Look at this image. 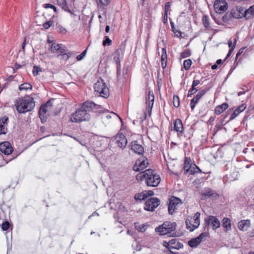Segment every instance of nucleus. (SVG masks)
I'll use <instances>...</instances> for the list:
<instances>
[{
    "label": "nucleus",
    "mask_w": 254,
    "mask_h": 254,
    "mask_svg": "<svg viewBox=\"0 0 254 254\" xmlns=\"http://www.w3.org/2000/svg\"><path fill=\"white\" fill-rule=\"evenodd\" d=\"M102 110L101 106L92 102H85L71 115L70 121L72 123H76L89 121L91 116L88 112L92 111L95 113H101Z\"/></svg>",
    "instance_id": "nucleus-1"
},
{
    "label": "nucleus",
    "mask_w": 254,
    "mask_h": 254,
    "mask_svg": "<svg viewBox=\"0 0 254 254\" xmlns=\"http://www.w3.org/2000/svg\"><path fill=\"white\" fill-rule=\"evenodd\" d=\"M136 179L139 183L144 181L147 186L152 187H157L161 182L160 175L150 169L137 174Z\"/></svg>",
    "instance_id": "nucleus-2"
},
{
    "label": "nucleus",
    "mask_w": 254,
    "mask_h": 254,
    "mask_svg": "<svg viewBox=\"0 0 254 254\" xmlns=\"http://www.w3.org/2000/svg\"><path fill=\"white\" fill-rule=\"evenodd\" d=\"M14 105L17 111L20 114L30 112L35 106L34 98L29 95L18 98L14 101Z\"/></svg>",
    "instance_id": "nucleus-3"
},
{
    "label": "nucleus",
    "mask_w": 254,
    "mask_h": 254,
    "mask_svg": "<svg viewBox=\"0 0 254 254\" xmlns=\"http://www.w3.org/2000/svg\"><path fill=\"white\" fill-rule=\"evenodd\" d=\"M176 224L171 222H165L155 229V231L160 235L176 236Z\"/></svg>",
    "instance_id": "nucleus-4"
},
{
    "label": "nucleus",
    "mask_w": 254,
    "mask_h": 254,
    "mask_svg": "<svg viewBox=\"0 0 254 254\" xmlns=\"http://www.w3.org/2000/svg\"><path fill=\"white\" fill-rule=\"evenodd\" d=\"M94 88L95 92L99 93L101 97L106 98L109 96V89L102 79L100 78L97 80Z\"/></svg>",
    "instance_id": "nucleus-5"
},
{
    "label": "nucleus",
    "mask_w": 254,
    "mask_h": 254,
    "mask_svg": "<svg viewBox=\"0 0 254 254\" xmlns=\"http://www.w3.org/2000/svg\"><path fill=\"white\" fill-rule=\"evenodd\" d=\"M200 213L196 212L193 216H189L186 220L187 228L192 231L198 227L200 225Z\"/></svg>",
    "instance_id": "nucleus-6"
},
{
    "label": "nucleus",
    "mask_w": 254,
    "mask_h": 254,
    "mask_svg": "<svg viewBox=\"0 0 254 254\" xmlns=\"http://www.w3.org/2000/svg\"><path fill=\"white\" fill-rule=\"evenodd\" d=\"M163 245L170 251V254H176L175 253L172 252L171 250H179L182 248L184 246L183 244L179 242L177 239H173L169 242L163 241Z\"/></svg>",
    "instance_id": "nucleus-7"
},
{
    "label": "nucleus",
    "mask_w": 254,
    "mask_h": 254,
    "mask_svg": "<svg viewBox=\"0 0 254 254\" xmlns=\"http://www.w3.org/2000/svg\"><path fill=\"white\" fill-rule=\"evenodd\" d=\"M51 103L50 101L47 102L45 104L42 105L39 111V116L42 123H45L47 121L49 117L48 111L51 108Z\"/></svg>",
    "instance_id": "nucleus-8"
},
{
    "label": "nucleus",
    "mask_w": 254,
    "mask_h": 254,
    "mask_svg": "<svg viewBox=\"0 0 254 254\" xmlns=\"http://www.w3.org/2000/svg\"><path fill=\"white\" fill-rule=\"evenodd\" d=\"M148 165L149 162L147 158L145 157L141 156L136 160L135 163L133 167V169L136 172L142 171L147 167Z\"/></svg>",
    "instance_id": "nucleus-9"
},
{
    "label": "nucleus",
    "mask_w": 254,
    "mask_h": 254,
    "mask_svg": "<svg viewBox=\"0 0 254 254\" xmlns=\"http://www.w3.org/2000/svg\"><path fill=\"white\" fill-rule=\"evenodd\" d=\"M182 204V201L178 197L172 196L169 201L168 211L170 214H173Z\"/></svg>",
    "instance_id": "nucleus-10"
},
{
    "label": "nucleus",
    "mask_w": 254,
    "mask_h": 254,
    "mask_svg": "<svg viewBox=\"0 0 254 254\" xmlns=\"http://www.w3.org/2000/svg\"><path fill=\"white\" fill-rule=\"evenodd\" d=\"M228 9V3L225 0H216L214 3V9L216 13L222 14Z\"/></svg>",
    "instance_id": "nucleus-11"
},
{
    "label": "nucleus",
    "mask_w": 254,
    "mask_h": 254,
    "mask_svg": "<svg viewBox=\"0 0 254 254\" xmlns=\"http://www.w3.org/2000/svg\"><path fill=\"white\" fill-rule=\"evenodd\" d=\"M113 141L121 149L125 148L127 143V140L126 136L120 132L115 136Z\"/></svg>",
    "instance_id": "nucleus-12"
},
{
    "label": "nucleus",
    "mask_w": 254,
    "mask_h": 254,
    "mask_svg": "<svg viewBox=\"0 0 254 254\" xmlns=\"http://www.w3.org/2000/svg\"><path fill=\"white\" fill-rule=\"evenodd\" d=\"M160 204V200L156 197H152L147 200L145 203L144 209L152 211Z\"/></svg>",
    "instance_id": "nucleus-13"
},
{
    "label": "nucleus",
    "mask_w": 254,
    "mask_h": 254,
    "mask_svg": "<svg viewBox=\"0 0 254 254\" xmlns=\"http://www.w3.org/2000/svg\"><path fill=\"white\" fill-rule=\"evenodd\" d=\"M171 130H175L177 132V136L180 138L184 132V127L182 121L180 119H176L173 123V127L171 128Z\"/></svg>",
    "instance_id": "nucleus-14"
},
{
    "label": "nucleus",
    "mask_w": 254,
    "mask_h": 254,
    "mask_svg": "<svg viewBox=\"0 0 254 254\" xmlns=\"http://www.w3.org/2000/svg\"><path fill=\"white\" fill-rule=\"evenodd\" d=\"M200 195L201 200H205L210 197L213 199H217L219 197V195L210 188H206L202 190Z\"/></svg>",
    "instance_id": "nucleus-15"
},
{
    "label": "nucleus",
    "mask_w": 254,
    "mask_h": 254,
    "mask_svg": "<svg viewBox=\"0 0 254 254\" xmlns=\"http://www.w3.org/2000/svg\"><path fill=\"white\" fill-rule=\"evenodd\" d=\"M206 226L210 224L212 226V229L215 230L220 227V222L218 218L214 216L210 215L204 220Z\"/></svg>",
    "instance_id": "nucleus-16"
},
{
    "label": "nucleus",
    "mask_w": 254,
    "mask_h": 254,
    "mask_svg": "<svg viewBox=\"0 0 254 254\" xmlns=\"http://www.w3.org/2000/svg\"><path fill=\"white\" fill-rule=\"evenodd\" d=\"M206 91L205 90H200L197 94L192 99L190 102V107L191 111H193L196 105L198 103V101L202 98V97L205 94Z\"/></svg>",
    "instance_id": "nucleus-17"
},
{
    "label": "nucleus",
    "mask_w": 254,
    "mask_h": 254,
    "mask_svg": "<svg viewBox=\"0 0 254 254\" xmlns=\"http://www.w3.org/2000/svg\"><path fill=\"white\" fill-rule=\"evenodd\" d=\"M0 151L5 155H9L13 151V148L9 142L5 141L0 144Z\"/></svg>",
    "instance_id": "nucleus-18"
},
{
    "label": "nucleus",
    "mask_w": 254,
    "mask_h": 254,
    "mask_svg": "<svg viewBox=\"0 0 254 254\" xmlns=\"http://www.w3.org/2000/svg\"><path fill=\"white\" fill-rule=\"evenodd\" d=\"M130 149L134 153L138 154H143L144 153L143 147L138 144L137 141H134L131 142L130 145Z\"/></svg>",
    "instance_id": "nucleus-19"
},
{
    "label": "nucleus",
    "mask_w": 254,
    "mask_h": 254,
    "mask_svg": "<svg viewBox=\"0 0 254 254\" xmlns=\"http://www.w3.org/2000/svg\"><path fill=\"white\" fill-rule=\"evenodd\" d=\"M251 222L250 219L242 220L238 223L239 229L243 231H247L251 227Z\"/></svg>",
    "instance_id": "nucleus-20"
},
{
    "label": "nucleus",
    "mask_w": 254,
    "mask_h": 254,
    "mask_svg": "<svg viewBox=\"0 0 254 254\" xmlns=\"http://www.w3.org/2000/svg\"><path fill=\"white\" fill-rule=\"evenodd\" d=\"M247 108L246 104H242L235 110L234 112L231 114L228 122L235 119L240 113L243 112Z\"/></svg>",
    "instance_id": "nucleus-21"
},
{
    "label": "nucleus",
    "mask_w": 254,
    "mask_h": 254,
    "mask_svg": "<svg viewBox=\"0 0 254 254\" xmlns=\"http://www.w3.org/2000/svg\"><path fill=\"white\" fill-rule=\"evenodd\" d=\"M229 108L227 103H223L221 105L217 106L214 109V114L216 115H219Z\"/></svg>",
    "instance_id": "nucleus-22"
},
{
    "label": "nucleus",
    "mask_w": 254,
    "mask_h": 254,
    "mask_svg": "<svg viewBox=\"0 0 254 254\" xmlns=\"http://www.w3.org/2000/svg\"><path fill=\"white\" fill-rule=\"evenodd\" d=\"M154 99L155 97L153 92L152 91H149L148 92L146 104H147V107L150 109V112L152 110L154 104Z\"/></svg>",
    "instance_id": "nucleus-23"
},
{
    "label": "nucleus",
    "mask_w": 254,
    "mask_h": 254,
    "mask_svg": "<svg viewBox=\"0 0 254 254\" xmlns=\"http://www.w3.org/2000/svg\"><path fill=\"white\" fill-rule=\"evenodd\" d=\"M242 11H243V17H245L246 19H250L254 16V5L250 6L248 9L244 10L242 9Z\"/></svg>",
    "instance_id": "nucleus-24"
},
{
    "label": "nucleus",
    "mask_w": 254,
    "mask_h": 254,
    "mask_svg": "<svg viewBox=\"0 0 254 254\" xmlns=\"http://www.w3.org/2000/svg\"><path fill=\"white\" fill-rule=\"evenodd\" d=\"M8 118L7 117H3L0 119V135L4 134L6 133L5 130L6 129L4 125L7 124Z\"/></svg>",
    "instance_id": "nucleus-25"
},
{
    "label": "nucleus",
    "mask_w": 254,
    "mask_h": 254,
    "mask_svg": "<svg viewBox=\"0 0 254 254\" xmlns=\"http://www.w3.org/2000/svg\"><path fill=\"white\" fill-rule=\"evenodd\" d=\"M222 226L225 232H227L231 230V221L227 217H224L222 220Z\"/></svg>",
    "instance_id": "nucleus-26"
},
{
    "label": "nucleus",
    "mask_w": 254,
    "mask_h": 254,
    "mask_svg": "<svg viewBox=\"0 0 254 254\" xmlns=\"http://www.w3.org/2000/svg\"><path fill=\"white\" fill-rule=\"evenodd\" d=\"M231 16L233 18H240L243 17V11L242 9H233L231 11Z\"/></svg>",
    "instance_id": "nucleus-27"
},
{
    "label": "nucleus",
    "mask_w": 254,
    "mask_h": 254,
    "mask_svg": "<svg viewBox=\"0 0 254 254\" xmlns=\"http://www.w3.org/2000/svg\"><path fill=\"white\" fill-rule=\"evenodd\" d=\"M192 167L191 166V160L190 157H185L184 163V169L186 171V173H189V171L190 168Z\"/></svg>",
    "instance_id": "nucleus-28"
},
{
    "label": "nucleus",
    "mask_w": 254,
    "mask_h": 254,
    "mask_svg": "<svg viewBox=\"0 0 254 254\" xmlns=\"http://www.w3.org/2000/svg\"><path fill=\"white\" fill-rule=\"evenodd\" d=\"M62 44H57L53 43L50 47V51L52 53H57L59 52L62 46Z\"/></svg>",
    "instance_id": "nucleus-29"
},
{
    "label": "nucleus",
    "mask_w": 254,
    "mask_h": 254,
    "mask_svg": "<svg viewBox=\"0 0 254 254\" xmlns=\"http://www.w3.org/2000/svg\"><path fill=\"white\" fill-rule=\"evenodd\" d=\"M115 54L116 55L114 58L115 61H116L117 64H120L121 59L122 58V57H121V55H123V52L122 49H117L116 51Z\"/></svg>",
    "instance_id": "nucleus-30"
},
{
    "label": "nucleus",
    "mask_w": 254,
    "mask_h": 254,
    "mask_svg": "<svg viewBox=\"0 0 254 254\" xmlns=\"http://www.w3.org/2000/svg\"><path fill=\"white\" fill-rule=\"evenodd\" d=\"M201 241L199 237L191 239L189 242V244L191 247H195L201 243Z\"/></svg>",
    "instance_id": "nucleus-31"
},
{
    "label": "nucleus",
    "mask_w": 254,
    "mask_h": 254,
    "mask_svg": "<svg viewBox=\"0 0 254 254\" xmlns=\"http://www.w3.org/2000/svg\"><path fill=\"white\" fill-rule=\"evenodd\" d=\"M170 24L172 30L174 32L175 36L178 38L182 37V33L181 32V31L179 29H177L175 28L174 24L173 22H171Z\"/></svg>",
    "instance_id": "nucleus-32"
},
{
    "label": "nucleus",
    "mask_w": 254,
    "mask_h": 254,
    "mask_svg": "<svg viewBox=\"0 0 254 254\" xmlns=\"http://www.w3.org/2000/svg\"><path fill=\"white\" fill-rule=\"evenodd\" d=\"M32 86L31 85V84H30L29 83H22L19 86V90L20 91L27 90L29 89L31 90V89H32Z\"/></svg>",
    "instance_id": "nucleus-33"
},
{
    "label": "nucleus",
    "mask_w": 254,
    "mask_h": 254,
    "mask_svg": "<svg viewBox=\"0 0 254 254\" xmlns=\"http://www.w3.org/2000/svg\"><path fill=\"white\" fill-rule=\"evenodd\" d=\"M191 55L190 50L189 49H185L184 51L180 54V59H185L190 57Z\"/></svg>",
    "instance_id": "nucleus-34"
},
{
    "label": "nucleus",
    "mask_w": 254,
    "mask_h": 254,
    "mask_svg": "<svg viewBox=\"0 0 254 254\" xmlns=\"http://www.w3.org/2000/svg\"><path fill=\"white\" fill-rule=\"evenodd\" d=\"M201 172V171L200 168L195 164H194L193 166H192V167L190 168V171H189V173L191 175H194L195 174Z\"/></svg>",
    "instance_id": "nucleus-35"
},
{
    "label": "nucleus",
    "mask_w": 254,
    "mask_h": 254,
    "mask_svg": "<svg viewBox=\"0 0 254 254\" xmlns=\"http://www.w3.org/2000/svg\"><path fill=\"white\" fill-rule=\"evenodd\" d=\"M134 198L135 200H143L146 199V195L144 191L137 193L135 195Z\"/></svg>",
    "instance_id": "nucleus-36"
},
{
    "label": "nucleus",
    "mask_w": 254,
    "mask_h": 254,
    "mask_svg": "<svg viewBox=\"0 0 254 254\" xmlns=\"http://www.w3.org/2000/svg\"><path fill=\"white\" fill-rule=\"evenodd\" d=\"M192 64V61L190 59H188L187 60H185L184 61L183 66L186 70H188Z\"/></svg>",
    "instance_id": "nucleus-37"
},
{
    "label": "nucleus",
    "mask_w": 254,
    "mask_h": 254,
    "mask_svg": "<svg viewBox=\"0 0 254 254\" xmlns=\"http://www.w3.org/2000/svg\"><path fill=\"white\" fill-rule=\"evenodd\" d=\"M245 47L241 48L237 53L235 59V61L234 62V64L235 65V67H237L239 64V61H238V57L241 55L243 52L244 50L245 49Z\"/></svg>",
    "instance_id": "nucleus-38"
},
{
    "label": "nucleus",
    "mask_w": 254,
    "mask_h": 254,
    "mask_svg": "<svg viewBox=\"0 0 254 254\" xmlns=\"http://www.w3.org/2000/svg\"><path fill=\"white\" fill-rule=\"evenodd\" d=\"M172 4V1H168L166 3L164 7V13L170 14L171 11V6Z\"/></svg>",
    "instance_id": "nucleus-39"
},
{
    "label": "nucleus",
    "mask_w": 254,
    "mask_h": 254,
    "mask_svg": "<svg viewBox=\"0 0 254 254\" xmlns=\"http://www.w3.org/2000/svg\"><path fill=\"white\" fill-rule=\"evenodd\" d=\"M202 20L204 26L206 28H208L209 27V20L208 16L206 15H203Z\"/></svg>",
    "instance_id": "nucleus-40"
},
{
    "label": "nucleus",
    "mask_w": 254,
    "mask_h": 254,
    "mask_svg": "<svg viewBox=\"0 0 254 254\" xmlns=\"http://www.w3.org/2000/svg\"><path fill=\"white\" fill-rule=\"evenodd\" d=\"M173 105L175 107L178 108L180 106V99L178 96L176 95H174L173 96Z\"/></svg>",
    "instance_id": "nucleus-41"
},
{
    "label": "nucleus",
    "mask_w": 254,
    "mask_h": 254,
    "mask_svg": "<svg viewBox=\"0 0 254 254\" xmlns=\"http://www.w3.org/2000/svg\"><path fill=\"white\" fill-rule=\"evenodd\" d=\"M67 51V50L66 48L62 44V45L60 48V50L59 51L60 54L57 55V57L59 58L60 56H62L64 55V54H66Z\"/></svg>",
    "instance_id": "nucleus-42"
},
{
    "label": "nucleus",
    "mask_w": 254,
    "mask_h": 254,
    "mask_svg": "<svg viewBox=\"0 0 254 254\" xmlns=\"http://www.w3.org/2000/svg\"><path fill=\"white\" fill-rule=\"evenodd\" d=\"M105 40L103 41V45L106 46L107 45L110 46L112 44V40L109 38L108 36H106L105 37Z\"/></svg>",
    "instance_id": "nucleus-43"
},
{
    "label": "nucleus",
    "mask_w": 254,
    "mask_h": 254,
    "mask_svg": "<svg viewBox=\"0 0 254 254\" xmlns=\"http://www.w3.org/2000/svg\"><path fill=\"white\" fill-rule=\"evenodd\" d=\"M10 227V223L9 222L5 221L1 224V229L3 231H7Z\"/></svg>",
    "instance_id": "nucleus-44"
},
{
    "label": "nucleus",
    "mask_w": 254,
    "mask_h": 254,
    "mask_svg": "<svg viewBox=\"0 0 254 254\" xmlns=\"http://www.w3.org/2000/svg\"><path fill=\"white\" fill-rule=\"evenodd\" d=\"M236 43H237V40L236 39H235L234 40V44L233 45V46L230 48V49L229 50V52L226 57V58L224 60V61L229 57L230 56V55H231L232 52L233 51L234 49H235V47H236Z\"/></svg>",
    "instance_id": "nucleus-45"
},
{
    "label": "nucleus",
    "mask_w": 254,
    "mask_h": 254,
    "mask_svg": "<svg viewBox=\"0 0 254 254\" xmlns=\"http://www.w3.org/2000/svg\"><path fill=\"white\" fill-rule=\"evenodd\" d=\"M197 91V90L194 87L191 86V87L189 89L188 94V97H190Z\"/></svg>",
    "instance_id": "nucleus-46"
},
{
    "label": "nucleus",
    "mask_w": 254,
    "mask_h": 254,
    "mask_svg": "<svg viewBox=\"0 0 254 254\" xmlns=\"http://www.w3.org/2000/svg\"><path fill=\"white\" fill-rule=\"evenodd\" d=\"M161 59H167V51L165 46L162 48Z\"/></svg>",
    "instance_id": "nucleus-47"
},
{
    "label": "nucleus",
    "mask_w": 254,
    "mask_h": 254,
    "mask_svg": "<svg viewBox=\"0 0 254 254\" xmlns=\"http://www.w3.org/2000/svg\"><path fill=\"white\" fill-rule=\"evenodd\" d=\"M54 23L53 21L50 20L43 24V26L45 29H49Z\"/></svg>",
    "instance_id": "nucleus-48"
},
{
    "label": "nucleus",
    "mask_w": 254,
    "mask_h": 254,
    "mask_svg": "<svg viewBox=\"0 0 254 254\" xmlns=\"http://www.w3.org/2000/svg\"><path fill=\"white\" fill-rule=\"evenodd\" d=\"M231 14L226 13L222 17V20L224 22H228L231 18Z\"/></svg>",
    "instance_id": "nucleus-49"
},
{
    "label": "nucleus",
    "mask_w": 254,
    "mask_h": 254,
    "mask_svg": "<svg viewBox=\"0 0 254 254\" xmlns=\"http://www.w3.org/2000/svg\"><path fill=\"white\" fill-rule=\"evenodd\" d=\"M87 52V49L85 50L81 54L78 55L76 57V59L77 61L82 60L85 56Z\"/></svg>",
    "instance_id": "nucleus-50"
},
{
    "label": "nucleus",
    "mask_w": 254,
    "mask_h": 254,
    "mask_svg": "<svg viewBox=\"0 0 254 254\" xmlns=\"http://www.w3.org/2000/svg\"><path fill=\"white\" fill-rule=\"evenodd\" d=\"M43 7L45 8H50L53 9L54 11H55V12L57 11V8L56 7V6H55L54 5H53L51 3L44 4H43Z\"/></svg>",
    "instance_id": "nucleus-51"
},
{
    "label": "nucleus",
    "mask_w": 254,
    "mask_h": 254,
    "mask_svg": "<svg viewBox=\"0 0 254 254\" xmlns=\"http://www.w3.org/2000/svg\"><path fill=\"white\" fill-rule=\"evenodd\" d=\"M58 29L60 32L62 34H66L67 33V30L62 25H59L58 26Z\"/></svg>",
    "instance_id": "nucleus-52"
},
{
    "label": "nucleus",
    "mask_w": 254,
    "mask_h": 254,
    "mask_svg": "<svg viewBox=\"0 0 254 254\" xmlns=\"http://www.w3.org/2000/svg\"><path fill=\"white\" fill-rule=\"evenodd\" d=\"M40 71L39 68L34 66L33 69V74L34 76H37L39 72Z\"/></svg>",
    "instance_id": "nucleus-53"
},
{
    "label": "nucleus",
    "mask_w": 254,
    "mask_h": 254,
    "mask_svg": "<svg viewBox=\"0 0 254 254\" xmlns=\"http://www.w3.org/2000/svg\"><path fill=\"white\" fill-rule=\"evenodd\" d=\"M61 7L62 9H63L65 11L68 12L71 14H73L72 12L70 10L69 7L68 6L67 4H65V5H64L61 6Z\"/></svg>",
    "instance_id": "nucleus-54"
},
{
    "label": "nucleus",
    "mask_w": 254,
    "mask_h": 254,
    "mask_svg": "<svg viewBox=\"0 0 254 254\" xmlns=\"http://www.w3.org/2000/svg\"><path fill=\"white\" fill-rule=\"evenodd\" d=\"M222 124H216L215 126L214 131L216 133L218 131L222 129Z\"/></svg>",
    "instance_id": "nucleus-55"
},
{
    "label": "nucleus",
    "mask_w": 254,
    "mask_h": 254,
    "mask_svg": "<svg viewBox=\"0 0 254 254\" xmlns=\"http://www.w3.org/2000/svg\"><path fill=\"white\" fill-rule=\"evenodd\" d=\"M161 66L164 69L167 66V59H161Z\"/></svg>",
    "instance_id": "nucleus-56"
},
{
    "label": "nucleus",
    "mask_w": 254,
    "mask_h": 254,
    "mask_svg": "<svg viewBox=\"0 0 254 254\" xmlns=\"http://www.w3.org/2000/svg\"><path fill=\"white\" fill-rule=\"evenodd\" d=\"M208 235V233H207V232H203V233H201L199 235V236H198L197 237H199V239L201 240V241H202V240L203 239V238H204L205 237H207Z\"/></svg>",
    "instance_id": "nucleus-57"
},
{
    "label": "nucleus",
    "mask_w": 254,
    "mask_h": 254,
    "mask_svg": "<svg viewBox=\"0 0 254 254\" xmlns=\"http://www.w3.org/2000/svg\"><path fill=\"white\" fill-rule=\"evenodd\" d=\"M58 3L60 6L65 5V4H67L66 0H58Z\"/></svg>",
    "instance_id": "nucleus-58"
},
{
    "label": "nucleus",
    "mask_w": 254,
    "mask_h": 254,
    "mask_svg": "<svg viewBox=\"0 0 254 254\" xmlns=\"http://www.w3.org/2000/svg\"><path fill=\"white\" fill-rule=\"evenodd\" d=\"M145 193V194L146 195V198H147L148 196H152L154 194V192L152 190H147L144 191Z\"/></svg>",
    "instance_id": "nucleus-59"
},
{
    "label": "nucleus",
    "mask_w": 254,
    "mask_h": 254,
    "mask_svg": "<svg viewBox=\"0 0 254 254\" xmlns=\"http://www.w3.org/2000/svg\"><path fill=\"white\" fill-rule=\"evenodd\" d=\"M99 0L102 4L105 5V6L108 5L110 2V0Z\"/></svg>",
    "instance_id": "nucleus-60"
},
{
    "label": "nucleus",
    "mask_w": 254,
    "mask_h": 254,
    "mask_svg": "<svg viewBox=\"0 0 254 254\" xmlns=\"http://www.w3.org/2000/svg\"><path fill=\"white\" fill-rule=\"evenodd\" d=\"M199 83L200 81L199 80H194L192 82V86L195 88Z\"/></svg>",
    "instance_id": "nucleus-61"
},
{
    "label": "nucleus",
    "mask_w": 254,
    "mask_h": 254,
    "mask_svg": "<svg viewBox=\"0 0 254 254\" xmlns=\"http://www.w3.org/2000/svg\"><path fill=\"white\" fill-rule=\"evenodd\" d=\"M168 14L164 13L163 22L164 24H167L168 23Z\"/></svg>",
    "instance_id": "nucleus-62"
},
{
    "label": "nucleus",
    "mask_w": 254,
    "mask_h": 254,
    "mask_svg": "<svg viewBox=\"0 0 254 254\" xmlns=\"http://www.w3.org/2000/svg\"><path fill=\"white\" fill-rule=\"evenodd\" d=\"M118 64V66L117 70V76H120L121 74V72H120L121 64Z\"/></svg>",
    "instance_id": "nucleus-63"
},
{
    "label": "nucleus",
    "mask_w": 254,
    "mask_h": 254,
    "mask_svg": "<svg viewBox=\"0 0 254 254\" xmlns=\"http://www.w3.org/2000/svg\"><path fill=\"white\" fill-rule=\"evenodd\" d=\"M61 57H62V59L64 60L65 61H67L69 59L68 55H67L66 54H64V55H63Z\"/></svg>",
    "instance_id": "nucleus-64"
}]
</instances>
